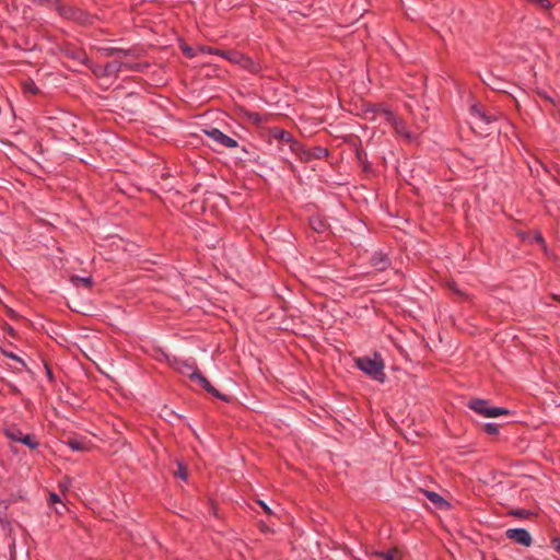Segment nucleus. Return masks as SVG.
Returning a JSON list of instances; mask_svg holds the SVG:
<instances>
[{"label":"nucleus","instance_id":"nucleus-1","mask_svg":"<svg viewBox=\"0 0 560 560\" xmlns=\"http://www.w3.org/2000/svg\"><path fill=\"white\" fill-rule=\"evenodd\" d=\"M355 365L359 370L370 376L372 380L384 383L386 374L384 372V360L378 352H374L373 358L360 357L355 359Z\"/></svg>","mask_w":560,"mask_h":560},{"label":"nucleus","instance_id":"nucleus-2","mask_svg":"<svg viewBox=\"0 0 560 560\" xmlns=\"http://www.w3.org/2000/svg\"><path fill=\"white\" fill-rule=\"evenodd\" d=\"M467 407L486 418H495L511 413V411L504 407L490 406V400L482 398H470L467 402Z\"/></svg>","mask_w":560,"mask_h":560},{"label":"nucleus","instance_id":"nucleus-3","mask_svg":"<svg viewBox=\"0 0 560 560\" xmlns=\"http://www.w3.org/2000/svg\"><path fill=\"white\" fill-rule=\"evenodd\" d=\"M58 13L62 18L68 19L81 26L92 25L97 18L96 15L73 5L67 7L61 4V7H58Z\"/></svg>","mask_w":560,"mask_h":560},{"label":"nucleus","instance_id":"nucleus-4","mask_svg":"<svg viewBox=\"0 0 560 560\" xmlns=\"http://www.w3.org/2000/svg\"><path fill=\"white\" fill-rule=\"evenodd\" d=\"M221 57L234 65L240 66L242 69L248 71L252 74H258L261 71V66L259 62L253 60L249 56H246L237 50L221 51Z\"/></svg>","mask_w":560,"mask_h":560},{"label":"nucleus","instance_id":"nucleus-5","mask_svg":"<svg viewBox=\"0 0 560 560\" xmlns=\"http://www.w3.org/2000/svg\"><path fill=\"white\" fill-rule=\"evenodd\" d=\"M192 375V381L198 382V384L210 395L213 397L230 402L232 400V397L225 394L220 393L210 381L201 373V372H195Z\"/></svg>","mask_w":560,"mask_h":560},{"label":"nucleus","instance_id":"nucleus-6","mask_svg":"<svg viewBox=\"0 0 560 560\" xmlns=\"http://www.w3.org/2000/svg\"><path fill=\"white\" fill-rule=\"evenodd\" d=\"M505 537L523 547H530L533 544V537L527 529L521 527L506 529Z\"/></svg>","mask_w":560,"mask_h":560},{"label":"nucleus","instance_id":"nucleus-7","mask_svg":"<svg viewBox=\"0 0 560 560\" xmlns=\"http://www.w3.org/2000/svg\"><path fill=\"white\" fill-rule=\"evenodd\" d=\"M205 133L222 148L234 149L238 147L236 140L229 137L218 128L205 130Z\"/></svg>","mask_w":560,"mask_h":560},{"label":"nucleus","instance_id":"nucleus-8","mask_svg":"<svg viewBox=\"0 0 560 560\" xmlns=\"http://www.w3.org/2000/svg\"><path fill=\"white\" fill-rule=\"evenodd\" d=\"M63 443L74 452L90 451L92 445L90 440L81 435H70L63 441Z\"/></svg>","mask_w":560,"mask_h":560},{"label":"nucleus","instance_id":"nucleus-9","mask_svg":"<svg viewBox=\"0 0 560 560\" xmlns=\"http://www.w3.org/2000/svg\"><path fill=\"white\" fill-rule=\"evenodd\" d=\"M370 265L377 271H384L390 267L392 261L386 253L377 250L372 254Z\"/></svg>","mask_w":560,"mask_h":560},{"label":"nucleus","instance_id":"nucleus-10","mask_svg":"<svg viewBox=\"0 0 560 560\" xmlns=\"http://www.w3.org/2000/svg\"><path fill=\"white\" fill-rule=\"evenodd\" d=\"M385 118L388 122H390L395 129V131L400 135V136H404L405 138H408L410 139L411 138V133L409 131H407V127H406V124L402 119L398 118L393 110H386L385 112Z\"/></svg>","mask_w":560,"mask_h":560},{"label":"nucleus","instance_id":"nucleus-11","mask_svg":"<svg viewBox=\"0 0 560 560\" xmlns=\"http://www.w3.org/2000/svg\"><path fill=\"white\" fill-rule=\"evenodd\" d=\"M330 155V152L328 149L316 145L311 149H305L304 156L302 158L303 163H308L313 160H322L326 159Z\"/></svg>","mask_w":560,"mask_h":560},{"label":"nucleus","instance_id":"nucleus-12","mask_svg":"<svg viewBox=\"0 0 560 560\" xmlns=\"http://www.w3.org/2000/svg\"><path fill=\"white\" fill-rule=\"evenodd\" d=\"M174 366L179 373L187 375L191 381H192L191 374H194L195 372H200L194 361L189 362V361L175 359Z\"/></svg>","mask_w":560,"mask_h":560},{"label":"nucleus","instance_id":"nucleus-13","mask_svg":"<svg viewBox=\"0 0 560 560\" xmlns=\"http://www.w3.org/2000/svg\"><path fill=\"white\" fill-rule=\"evenodd\" d=\"M96 50L104 57H128L131 55V49H125L119 47H97Z\"/></svg>","mask_w":560,"mask_h":560},{"label":"nucleus","instance_id":"nucleus-14","mask_svg":"<svg viewBox=\"0 0 560 560\" xmlns=\"http://www.w3.org/2000/svg\"><path fill=\"white\" fill-rule=\"evenodd\" d=\"M470 113L471 115L478 117L481 121H483L487 125L497 120V116L494 114H488L478 104L471 105Z\"/></svg>","mask_w":560,"mask_h":560},{"label":"nucleus","instance_id":"nucleus-15","mask_svg":"<svg viewBox=\"0 0 560 560\" xmlns=\"http://www.w3.org/2000/svg\"><path fill=\"white\" fill-rule=\"evenodd\" d=\"M423 493L439 510H445L451 506V504L442 495L434 491L424 490Z\"/></svg>","mask_w":560,"mask_h":560},{"label":"nucleus","instance_id":"nucleus-16","mask_svg":"<svg viewBox=\"0 0 560 560\" xmlns=\"http://www.w3.org/2000/svg\"><path fill=\"white\" fill-rule=\"evenodd\" d=\"M122 67H128L127 63L120 62V61H110L107 62L102 68V75L103 77H117L118 72L121 70Z\"/></svg>","mask_w":560,"mask_h":560},{"label":"nucleus","instance_id":"nucleus-17","mask_svg":"<svg viewBox=\"0 0 560 560\" xmlns=\"http://www.w3.org/2000/svg\"><path fill=\"white\" fill-rule=\"evenodd\" d=\"M269 136H270V138L278 140L282 144H288L289 141H291V138L293 137L291 135V132H289L280 127L270 128Z\"/></svg>","mask_w":560,"mask_h":560},{"label":"nucleus","instance_id":"nucleus-18","mask_svg":"<svg viewBox=\"0 0 560 560\" xmlns=\"http://www.w3.org/2000/svg\"><path fill=\"white\" fill-rule=\"evenodd\" d=\"M308 223L311 229L318 234L325 233L329 229V223L319 215L311 217Z\"/></svg>","mask_w":560,"mask_h":560},{"label":"nucleus","instance_id":"nucleus-19","mask_svg":"<svg viewBox=\"0 0 560 560\" xmlns=\"http://www.w3.org/2000/svg\"><path fill=\"white\" fill-rule=\"evenodd\" d=\"M65 55L71 59H74V60H78L80 61L81 63L88 66L90 69H92L91 67V60L90 58L88 57V55L85 54V51H83L82 49H68L65 51Z\"/></svg>","mask_w":560,"mask_h":560},{"label":"nucleus","instance_id":"nucleus-20","mask_svg":"<svg viewBox=\"0 0 560 560\" xmlns=\"http://www.w3.org/2000/svg\"><path fill=\"white\" fill-rule=\"evenodd\" d=\"M386 110H390L389 108H386L384 107L382 104L380 103H365L363 104V112L365 115L368 114H373V116L371 117V119H374V116L376 114H383L385 116V112Z\"/></svg>","mask_w":560,"mask_h":560},{"label":"nucleus","instance_id":"nucleus-21","mask_svg":"<svg viewBox=\"0 0 560 560\" xmlns=\"http://www.w3.org/2000/svg\"><path fill=\"white\" fill-rule=\"evenodd\" d=\"M288 145L290 151L294 153L296 158L302 162L306 147L294 137L291 138V141H289Z\"/></svg>","mask_w":560,"mask_h":560},{"label":"nucleus","instance_id":"nucleus-22","mask_svg":"<svg viewBox=\"0 0 560 560\" xmlns=\"http://www.w3.org/2000/svg\"><path fill=\"white\" fill-rule=\"evenodd\" d=\"M1 352L3 355H5L7 358L9 359H12L14 360L15 362H20V366H16L15 368V372L20 373L24 370L31 372V370L27 368L26 363L24 362L23 359H21L20 357H18L15 353H13L12 351H8L7 349L4 348H0Z\"/></svg>","mask_w":560,"mask_h":560},{"label":"nucleus","instance_id":"nucleus-23","mask_svg":"<svg viewBox=\"0 0 560 560\" xmlns=\"http://www.w3.org/2000/svg\"><path fill=\"white\" fill-rule=\"evenodd\" d=\"M244 116L255 126H260L262 122L268 120L267 115H261L257 112L244 110Z\"/></svg>","mask_w":560,"mask_h":560},{"label":"nucleus","instance_id":"nucleus-24","mask_svg":"<svg viewBox=\"0 0 560 560\" xmlns=\"http://www.w3.org/2000/svg\"><path fill=\"white\" fill-rule=\"evenodd\" d=\"M355 158H357L358 162L361 164L362 171L364 173H369L372 171V166L366 159V152L362 148L355 149Z\"/></svg>","mask_w":560,"mask_h":560},{"label":"nucleus","instance_id":"nucleus-25","mask_svg":"<svg viewBox=\"0 0 560 560\" xmlns=\"http://www.w3.org/2000/svg\"><path fill=\"white\" fill-rule=\"evenodd\" d=\"M506 515L521 520H529L534 517L536 514L533 511L526 509H511L506 512Z\"/></svg>","mask_w":560,"mask_h":560},{"label":"nucleus","instance_id":"nucleus-26","mask_svg":"<svg viewBox=\"0 0 560 560\" xmlns=\"http://www.w3.org/2000/svg\"><path fill=\"white\" fill-rule=\"evenodd\" d=\"M535 93L546 103L550 104L552 107L560 106V98L553 97L549 93H547L544 89L537 88Z\"/></svg>","mask_w":560,"mask_h":560},{"label":"nucleus","instance_id":"nucleus-27","mask_svg":"<svg viewBox=\"0 0 560 560\" xmlns=\"http://www.w3.org/2000/svg\"><path fill=\"white\" fill-rule=\"evenodd\" d=\"M70 282L74 287L83 285L86 289H92V287L94 284L93 278L91 276L90 277H80V276L72 275L70 278Z\"/></svg>","mask_w":560,"mask_h":560},{"label":"nucleus","instance_id":"nucleus-28","mask_svg":"<svg viewBox=\"0 0 560 560\" xmlns=\"http://www.w3.org/2000/svg\"><path fill=\"white\" fill-rule=\"evenodd\" d=\"M4 434L5 436L11 440V441H14V442H19L21 443L22 442V439H23V433L22 431L16 428V427H10V428H5L4 429Z\"/></svg>","mask_w":560,"mask_h":560},{"label":"nucleus","instance_id":"nucleus-29","mask_svg":"<svg viewBox=\"0 0 560 560\" xmlns=\"http://www.w3.org/2000/svg\"><path fill=\"white\" fill-rule=\"evenodd\" d=\"M398 552V549L397 548H392L387 551H383V550H375L372 552V556L373 557H376L381 560H397L396 559V553Z\"/></svg>","mask_w":560,"mask_h":560},{"label":"nucleus","instance_id":"nucleus-30","mask_svg":"<svg viewBox=\"0 0 560 560\" xmlns=\"http://www.w3.org/2000/svg\"><path fill=\"white\" fill-rule=\"evenodd\" d=\"M21 443L31 450H35L39 445L34 434H24Z\"/></svg>","mask_w":560,"mask_h":560},{"label":"nucleus","instance_id":"nucleus-31","mask_svg":"<svg viewBox=\"0 0 560 560\" xmlns=\"http://www.w3.org/2000/svg\"><path fill=\"white\" fill-rule=\"evenodd\" d=\"M8 505L4 502H0V525L3 529L10 527V522L7 517Z\"/></svg>","mask_w":560,"mask_h":560},{"label":"nucleus","instance_id":"nucleus-32","mask_svg":"<svg viewBox=\"0 0 560 560\" xmlns=\"http://www.w3.org/2000/svg\"><path fill=\"white\" fill-rule=\"evenodd\" d=\"M482 431L488 435L499 434V425L497 423L488 422L482 425Z\"/></svg>","mask_w":560,"mask_h":560},{"label":"nucleus","instance_id":"nucleus-33","mask_svg":"<svg viewBox=\"0 0 560 560\" xmlns=\"http://www.w3.org/2000/svg\"><path fill=\"white\" fill-rule=\"evenodd\" d=\"M527 1L542 11H548L551 8V2L549 0H527Z\"/></svg>","mask_w":560,"mask_h":560},{"label":"nucleus","instance_id":"nucleus-34","mask_svg":"<svg viewBox=\"0 0 560 560\" xmlns=\"http://www.w3.org/2000/svg\"><path fill=\"white\" fill-rule=\"evenodd\" d=\"M23 90L33 95H38L40 93L39 88L32 80L24 82Z\"/></svg>","mask_w":560,"mask_h":560},{"label":"nucleus","instance_id":"nucleus-35","mask_svg":"<svg viewBox=\"0 0 560 560\" xmlns=\"http://www.w3.org/2000/svg\"><path fill=\"white\" fill-rule=\"evenodd\" d=\"M175 477L186 480L188 477L187 468L183 463H178L177 470L175 471Z\"/></svg>","mask_w":560,"mask_h":560},{"label":"nucleus","instance_id":"nucleus-36","mask_svg":"<svg viewBox=\"0 0 560 560\" xmlns=\"http://www.w3.org/2000/svg\"><path fill=\"white\" fill-rule=\"evenodd\" d=\"M43 363H44V366H45V373H46V376H47L48 381L50 383H54L55 382V375H54L51 366L46 361H43Z\"/></svg>","mask_w":560,"mask_h":560},{"label":"nucleus","instance_id":"nucleus-37","mask_svg":"<svg viewBox=\"0 0 560 560\" xmlns=\"http://www.w3.org/2000/svg\"><path fill=\"white\" fill-rule=\"evenodd\" d=\"M34 3H46L48 5H54L56 10L58 11V7H61V3L59 0H32Z\"/></svg>","mask_w":560,"mask_h":560},{"label":"nucleus","instance_id":"nucleus-38","mask_svg":"<svg viewBox=\"0 0 560 560\" xmlns=\"http://www.w3.org/2000/svg\"><path fill=\"white\" fill-rule=\"evenodd\" d=\"M182 51H183V54H184L187 58H192V57H195V50H194V48H191L190 46H188V45H186V44L182 46Z\"/></svg>","mask_w":560,"mask_h":560},{"label":"nucleus","instance_id":"nucleus-39","mask_svg":"<svg viewBox=\"0 0 560 560\" xmlns=\"http://www.w3.org/2000/svg\"><path fill=\"white\" fill-rule=\"evenodd\" d=\"M534 241L541 245L542 247H546V242H545V238L542 237L541 233L540 232H535L534 234Z\"/></svg>","mask_w":560,"mask_h":560},{"label":"nucleus","instance_id":"nucleus-40","mask_svg":"<svg viewBox=\"0 0 560 560\" xmlns=\"http://www.w3.org/2000/svg\"><path fill=\"white\" fill-rule=\"evenodd\" d=\"M258 527H259L260 532L265 533V534L272 532L271 528L264 521H259Z\"/></svg>","mask_w":560,"mask_h":560},{"label":"nucleus","instance_id":"nucleus-41","mask_svg":"<svg viewBox=\"0 0 560 560\" xmlns=\"http://www.w3.org/2000/svg\"><path fill=\"white\" fill-rule=\"evenodd\" d=\"M257 503L261 506V509L268 514L272 515L271 509L261 500H257Z\"/></svg>","mask_w":560,"mask_h":560},{"label":"nucleus","instance_id":"nucleus-42","mask_svg":"<svg viewBox=\"0 0 560 560\" xmlns=\"http://www.w3.org/2000/svg\"><path fill=\"white\" fill-rule=\"evenodd\" d=\"M551 546L555 548L557 552L560 553V537L552 538Z\"/></svg>","mask_w":560,"mask_h":560},{"label":"nucleus","instance_id":"nucleus-43","mask_svg":"<svg viewBox=\"0 0 560 560\" xmlns=\"http://www.w3.org/2000/svg\"><path fill=\"white\" fill-rule=\"evenodd\" d=\"M49 501H50L51 503L60 502V498H59V495H58L57 493H55V492H50V493H49Z\"/></svg>","mask_w":560,"mask_h":560},{"label":"nucleus","instance_id":"nucleus-44","mask_svg":"<svg viewBox=\"0 0 560 560\" xmlns=\"http://www.w3.org/2000/svg\"><path fill=\"white\" fill-rule=\"evenodd\" d=\"M5 331L8 332V335H10L11 337H15L16 332L14 330V328L12 326H9L7 325L5 327Z\"/></svg>","mask_w":560,"mask_h":560},{"label":"nucleus","instance_id":"nucleus-45","mask_svg":"<svg viewBox=\"0 0 560 560\" xmlns=\"http://www.w3.org/2000/svg\"><path fill=\"white\" fill-rule=\"evenodd\" d=\"M221 51H222V50H220V49H218V48L208 47V52H209V54H215V55L221 56Z\"/></svg>","mask_w":560,"mask_h":560},{"label":"nucleus","instance_id":"nucleus-46","mask_svg":"<svg viewBox=\"0 0 560 560\" xmlns=\"http://www.w3.org/2000/svg\"><path fill=\"white\" fill-rule=\"evenodd\" d=\"M451 289L453 290V292H455L456 294H463L457 288H455V285H452Z\"/></svg>","mask_w":560,"mask_h":560},{"label":"nucleus","instance_id":"nucleus-47","mask_svg":"<svg viewBox=\"0 0 560 560\" xmlns=\"http://www.w3.org/2000/svg\"><path fill=\"white\" fill-rule=\"evenodd\" d=\"M93 72L96 74V75H102V70L100 69H92Z\"/></svg>","mask_w":560,"mask_h":560},{"label":"nucleus","instance_id":"nucleus-48","mask_svg":"<svg viewBox=\"0 0 560 560\" xmlns=\"http://www.w3.org/2000/svg\"><path fill=\"white\" fill-rule=\"evenodd\" d=\"M552 298H553V300L560 302V295H553Z\"/></svg>","mask_w":560,"mask_h":560}]
</instances>
